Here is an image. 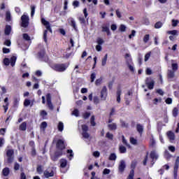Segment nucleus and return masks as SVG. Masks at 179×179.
Returning a JSON list of instances; mask_svg holds the SVG:
<instances>
[{
  "label": "nucleus",
  "instance_id": "1",
  "mask_svg": "<svg viewBox=\"0 0 179 179\" xmlns=\"http://www.w3.org/2000/svg\"><path fill=\"white\" fill-rule=\"evenodd\" d=\"M41 23L46 28V30H45L43 32V40L45 43H47V34L48 31L52 34V29L51 28V24H50V22L45 20L44 18H41Z\"/></svg>",
  "mask_w": 179,
  "mask_h": 179
},
{
  "label": "nucleus",
  "instance_id": "2",
  "mask_svg": "<svg viewBox=\"0 0 179 179\" xmlns=\"http://www.w3.org/2000/svg\"><path fill=\"white\" fill-rule=\"evenodd\" d=\"M69 64L67 63L65 64H54L52 65L51 68L53 71L56 72H65L68 69Z\"/></svg>",
  "mask_w": 179,
  "mask_h": 179
},
{
  "label": "nucleus",
  "instance_id": "3",
  "mask_svg": "<svg viewBox=\"0 0 179 179\" xmlns=\"http://www.w3.org/2000/svg\"><path fill=\"white\" fill-rule=\"evenodd\" d=\"M7 163L12 164L15 160V151L12 149H9L6 151Z\"/></svg>",
  "mask_w": 179,
  "mask_h": 179
},
{
  "label": "nucleus",
  "instance_id": "4",
  "mask_svg": "<svg viewBox=\"0 0 179 179\" xmlns=\"http://www.w3.org/2000/svg\"><path fill=\"white\" fill-rule=\"evenodd\" d=\"M124 58L126 59V64L131 72H134L135 69H134V66L131 65L132 64V58H131V55L129 53H126L124 55Z\"/></svg>",
  "mask_w": 179,
  "mask_h": 179
},
{
  "label": "nucleus",
  "instance_id": "5",
  "mask_svg": "<svg viewBox=\"0 0 179 179\" xmlns=\"http://www.w3.org/2000/svg\"><path fill=\"white\" fill-rule=\"evenodd\" d=\"M56 148L57 150H65L66 148V143L62 139H58L56 143Z\"/></svg>",
  "mask_w": 179,
  "mask_h": 179
},
{
  "label": "nucleus",
  "instance_id": "6",
  "mask_svg": "<svg viewBox=\"0 0 179 179\" xmlns=\"http://www.w3.org/2000/svg\"><path fill=\"white\" fill-rule=\"evenodd\" d=\"M62 155H64L62 150H57L55 151L54 155L51 156L52 162H57Z\"/></svg>",
  "mask_w": 179,
  "mask_h": 179
},
{
  "label": "nucleus",
  "instance_id": "7",
  "mask_svg": "<svg viewBox=\"0 0 179 179\" xmlns=\"http://www.w3.org/2000/svg\"><path fill=\"white\" fill-rule=\"evenodd\" d=\"M21 26L22 27H27L29 26V20H30V19L29 18V16L26 15H23L21 17Z\"/></svg>",
  "mask_w": 179,
  "mask_h": 179
},
{
  "label": "nucleus",
  "instance_id": "8",
  "mask_svg": "<svg viewBox=\"0 0 179 179\" xmlns=\"http://www.w3.org/2000/svg\"><path fill=\"white\" fill-rule=\"evenodd\" d=\"M179 168V157H176L174 166H173V176L175 178H177Z\"/></svg>",
  "mask_w": 179,
  "mask_h": 179
},
{
  "label": "nucleus",
  "instance_id": "9",
  "mask_svg": "<svg viewBox=\"0 0 179 179\" xmlns=\"http://www.w3.org/2000/svg\"><path fill=\"white\" fill-rule=\"evenodd\" d=\"M107 96H108V92H107V87L106 86H103L102 90H101V100H102V101H106V100H107Z\"/></svg>",
  "mask_w": 179,
  "mask_h": 179
},
{
  "label": "nucleus",
  "instance_id": "10",
  "mask_svg": "<svg viewBox=\"0 0 179 179\" xmlns=\"http://www.w3.org/2000/svg\"><path fill=\"white\" fill-rule=\"evenodd\" d=\"M82 130H83V138H85V139H88V138L90 137V134H89V133H87V131H89V127H87V125H86V124H83Z\"/></svg>",
  "mask_w": 179,
  "mask_h": 179
},
{
  "label": "nucleus",
  "instance_id": "11",
  "mask_svg": "<svg viewBox=\"0 0 179 179\" xmlns=\"http://www.w3.org/2000/svg\"><path fill=\"white\" fill-rule=\"evenodd\" d=\"M145 85L148 86L149 90H152L153 87H155V80H153L152 78H147Z\"/></svg>",
  "mask_w": 179,
  "mask_h": 179
},
{
  "label": "nucleus",
  "instance_id": "12",
  "mask_svg": "<svg viewBox=\"0 0 179 179\" xmlns=\"http://www.w3.org/2000/svg\"><path fill=\"white\" fill-rule=\"evenodd\" d=\"M46 100H47V106L49 110H54V106L52 105V102L51 101V94L48 93L46 94Z\"/></svg>",
  "mask_w": 179,
  "mask_h": 179
},
{
  "label": "nucleus",
  "instance_id": "13",
  "mask_svg": "<svg viewBox=\"0 0 179 179\" xmlns=\"http://www.w3.org/2000/svg\"><path fill=\"white\" fill-rule=\"evenodd\" d=\"M126 167L127 165L125 164V162L124 160L120 161V163L118 166L119 173H120V174H122V173L125 171Z\"/></svg>",
  "mask_w": 179,
  "mask_h": 179
},
{
  "label": "nucleus",
  "instance_id": "14",
  "mask_svg": "<svg viewBox=\"0 0 179 179\" xmlns=\"http://www.w3.org/2000/svg\"><path fill=\"white\" fill-rule=\"evenodd\" d=\"M5 105H3V108H4V113H6L8 109L9 108V99L6 97L3 100Z\"/></svg>",
  "mask_w": 179,
  "mask_h": 179
},
{
  "label": "nucleus",
  "instance_id": "15",
  "mask_svg": "<svg viewBox=\"0 0 179 179\" xmlns=\"http://www.w3.org/2000/svg\"><path fill=\"white\" fill-rule=\"evenodd\" d=\"M44 176L45 177V178H50V177H54V171H51L50 172L45 170L43 172Z\"/></svg>",
  "mask_w": 179,
  "mask_h": 179
},
{
  "label": "nucleus",
  "instance_id": "16",
  "mask_svg": "<svg viewBox=\"0 0 179 179\" xmlns=\"http://www.w3.org/2000/svg\"><path fill=\"white\" fill-rule=\"evenodd\" d=\"M167 136L171 142V141H175L176 139V134H174V133L171 131L167 132Z\"/></svg>",
  "mask_w": 179,
  "mask_h": 179
},
{
  "label": "nucleus",
  "instance_id": "17",
  "mask_svg": "<svg viewBox=\"0 0 179 179\" xmlns=\"http://www.w3.org/2000/svg\"><path fill=\"white\" fill-rule=\"evenodd\" d=\"M10 31H12V27L10 25H6L4 33L6 36H9L10 34Z\"/></svg>",
  "mask_w": 179,
  "mask_h": 179
},
{
  "label": "nucleus",
  "instance_id": "18",
  "mask_svg": "<svg viewBox=\"0 0 179 179\" xmlns=\"http://www.w3.org/2000/svg\"><path fill=\"white\" fill-rule=\"evenodd\" d=\"M121 93H122L121 88H118L116 92L117 103H121Z\"/></svg>",
  "mask_w": 179,
  "mask_h": 179
},
{
  "label": "nucleus",
  "instance_id": "19",
  "mask_svg": "<svg viewBox=\"0 0 179 179\" xmlns=\"http://www.w3.org/2000/svg\"><path fill=\"white\" fill-rule=\"evenodd\" d=\"M103 33H106L107 36H111V31H110V28L107 26L102 27Z\"/></svg>",
  "mask_w": 179,
  "mask_h": 179
},
{
  "label": "nucleus",
  "instance_id": "20",
  "mask_svg": "<svg viewBox=\"0 0 179 179\" xmlns=\"http://www.w3.org/2000/svg\"><path fill=\"white\" fill-rule=\"evenodd\" d=\"M175 72L176 71H173V70H168V73H167L168 79H173L174 76H176Z\"/></svg>",
  "mask_w": 179,
  "mask_h": 179
},
{
  "label": "nucleus",
  "instance_id": "21",
  "mask_svg": "<svg viewBox=\"0 0 179 179\" xmlns=\"http://www.w3.org/2000/svg\"><path fill=\"white\" fill-rule=\"evenodd\" d=\"M70 23V26H71V27L74 29L75 31H78V27H76V22H75V20H73V18H71Z\"/></svg>",
  "mask_w": 179,
  "mask_h": 179
},
{
  "label": "nucleus",
  "instance_id": "22",
  "mask_svg": "<svg viewBox=\"0 0 179 179\" xmlns=\"http://www.w3.org/2000/svg\"><path fill=\"white\" fill-rule=\"evenodd\" d=\"M20 131H26L27 129V122H22L19 127Z\"/></svg>",
  "mask_w": 179,
  "mask_h": 179
},
{
  "label": "nucleus",
  "instance_id": "23",
  "mask_svg": "<svg viewBox=\"0 0 179 179\" xmlns=\"http://www.w3.org/2000/svg\"><path fill=\"white\" fill-rule=\"evenodd\" d=\"M66 164H68V161L66 159H60V167H62V169H65V167H66Z\"/></svg>",
  "mask_w": 179,
  "mask_h": 179
},
{
  "label": "nucleus",
  "instance_id": "24",
  "mask_svg": "<svg viewBox=\"0 0 179 179\" xmlns=\"http://www.w3.org/2000/svg\"><path fill=\"white\" fill-rule=\"evenodd\" d=\"M9 173H10V170L8 167H6L2 170V174L4 177H8V176H9Z\"/></svg>",
  "mask_w": 179,
  "mask_h": 179
},
{
  "label": "nucleus",
  "instance_id": "25",
  "mask_svg": "<svg viewBox=\"0 0 179 179\" xmlns=\"http://www.w3.org/2000/svg\"><path fill=\"white\" fill-rule=\"evenodd\" d=\"M137 165H138V161H136V159L133 160L131 163V171L135 172V169H136Z\"/></svg>",
  "mask_w": 179,
  "mask_h": 179
},
{
  "label": "nucleus",
  "instance_id": "26",
  "mask_svg": "<svg viewBox=\"0 0 179 179\" xmlns=\"http://www.w3.org/2000/svg\"><path fill=\"white\" fill-rule=\"evenodd\" d=\"M17 59V57L16 56H13L10 57V64L12 66H15Z\"/></svg>",
  "mask_w": 179,
  "mask_h": 179
},
{
  "label": "nucleus",
  "instance_id": "27",
  "mask_svg": "<svg viewBox=\"0 0 179 179\" xmlns=\"http://www.w3.org/2000/svg\"><path fill=\"white\" fill-rule=\"evenodd\" d=\"M108 128L110 129V131H115L117 129V124L116 123H112L108 124Z\"/></svg>",
  "mask_w": 179,
  "mask_h": 179
},
{
  "label": "nucleus",
  "instance_id": "28",
  "mask_svg": "<svg viewBox=\"0 0 179 179\" xmlns=\"http://www.w3.org/2000/svg\"><path fill=\"white\" fill-rule=\"evenodd\" d=\"M136 129L140 135H142V134H143V126H142L141 124H138L136 125Z\"/></svg>",
  "mask_w": 179,
  "mask_h": 179
},
{
  "label": "nucleus",
  "instance_id": "29",
  "mask_svg": "<svg viewBox=\"0 0 179 179\" xmlns=\"http://www.w3.org/2000/svg\"><path fill=\"white\" fill-rule=\"evenodd\" d=\"M150 157L152 160H157V159H159V156L156 155V152L155 151H152L150 152Z\"/></svg>",
  "mask_w": 179,
  "mask_h": 179
},
{
  "label": "nucleus",
  "instance_id": "30",
  "mask_svg": "<svg viewBox=\"0 0 179 179\" xmlns=\"http://www.w3.org/2000/svg\"><path fill=\"white\" fill-rule=\"evenodd\" d=\"M20 101V98H14L13 107L14 108H18Z\"/></svg>",
  "mask_w": 179,
  "mask_h": 179
},
{
  "label": "nucleus",
  "instance_id": "31",
  "mask_svg": "<svg viewBox=\"0 0 179 179\" xmlns=\"http://www.w3.org/2000/svg\"><path fill=\"white\" fill-rule=\"evenodd\" d=\"M12 20V16L10 11L6 12V22H10Z\"/></svg>",
  "mask_w": 179,
  "mask_h": 179
},
{
  "label": "nucleus",
  "instance_id": "32",
  "mask_svg": "<svg viewBox=\"0 0 179 179\" xmlns=\"http://www.w3.org/2000/svg\"><path fill=\"white\" fill-rule=\"evenodd\" d=\"M122 141L123 145H125V146H127V148H129V149H131V145H129V144L128 143V141H127V139H125V136H122Z\"/></svg>",
  "mask_w": 179,
  "mask_h": 179
},
{
  "label": "nucleus",
  "instance_id": "33",
  "mask_svg": "<svg viewBox=\"0 0 179 179\" xmlns=\"http://www.w3.org/2000/svg\"><path fill=\"white\" fill-rule=\"evenodd\" d=\"M40 115L42 117L43 120H47L48 113L45 110L41 111Z\"/></svg>",
  "mask_w": 179,
  "mask_h": 179
},
{
  "label": "nucleus",
  "instance_id": "34",
  "mask_svg": "<svg viewBox=\"0 0 179 179\" xmlns=\"http://www.w3.org/2000/svg\"><path fill=\"white\" fill-rule=\"evenodd\" d=\"M108 57V55L106 54L105 55L104 57L102 59V61H101V65L102 66H106V64H107V58Z\"/></svg>",
  "mask_w": 179,
  "mask_h": 179
},
{
  "label": "nucleus",
  "instance_id": "35",
  "mask_svg": "<svg viewBox=\"0 0 179 179\" xmlns=\"http://www.w3.org/2000/svg\"><path fill=\"white\" fill-rule=\"evenodd\" d=\"M119 152L120 153H127V148H125L124 145H120Z\"/></svg>",
  "mask_w": 179,
  "mask_h": 179
},
{
  "label": "nucleus",
  "instance_id": "36",
  "mask_svg": "<svg viewBox=\"0 0 179 179\" xmlns=\"http://www.w3.org/2000/svg\"><path fill=\"white\" fill-rule=\"evenodd\" d=\"M171 66H172V71H173V72H177V71H178V64L173 63L171 64Z\"/></svg>",
  "mask_w": 179,
  "mask_h": 179
},
{
  "label": "nucleus",
  "instance_id": "37",
  "mask_svg": "<svg viewBox=\"0 0 179 179\" xmlns=\"http://www.w3.org/2000/svg\"><path fill=\"white\" fill-rule=\"evenodd\" d=\"M22 37L25 41H30L31 43V39L30 38V36L27 34H23Z\"/></svg>",
  "mask_w": 179,
  "mask_h": 179
},
{
  "label": "nucleus",
  "instance_id": "38",
  "mask_svg": "<svg viewBox=\"0 0 179 179\" xmlns=\"http://www.w3.org/2000/svg\"><path fill=\"white\" fill-rule=\"evenodd\" d=\"M57 128L60 132H62L64 131V123L62 122H59L57 125Z\"/></svg>",
  "mask_w": 179,
  "mask_h": 179
},
{
  "label": "nucleus",
  "instance_id": "39",
  "mask_svg": "<svg viewBox=\"0 0 179 179\" xmlns=\"http://www.w3.org/2000/svg\"><path fill=\"white\" fill-rule=\"evenodd\" d=\"M119 31H121V33H124V31H127V27L124 24H120L119 27Z\"/></svg>",
  "mask_w": 179,
  "mask_h": 179
},
{
  "label": "nucleus",
  "instance_id": "40",
  "mask_svg": "<svg viewBox=\"0 0 179 179\" xmlns=\"http://www.w3.org/2000/svg\"><path fill=\"white\" fill-rule=\"evenodd\" d=\"M3 64L6 66H9V64H10V61L9 60V58L8 57H5L3 60Z\"/></svg>",
  "mask_w": 179,
  "mask_h": 179
},
{
  "label": "nucleus",
  "instance_id": "41",
  "mask_svg": "<svg viewBox=\"0 0 179 179\" xmlns=\"http://www.w3.org/2000/svg\"><path fill=\"white\" fill-rule=\"evenodd\" d=\"M168 34H171L172 36H178V31L173 29L172 31H168Z\"/></svg>",
  "mask_w": 179,
  "mask_h": 179
},
{
  "label": "nucleus",
  "instance_id": "42",
  "mask_svg": "<svg viewBox=\"0 0 179 179\" xmlns=\"http://www.w3.org/2000/svg\"><path fill=\"white\" fill-rule=\"evenodd\" d=\"M163 27V22L159 21L155 23V29H161V27Z\"/></svg>",
  "mask_w": 179,
  "mask_h": 179
},
{
  "label": "nucleus",
  "instance_id": "43",
  "mask_svg": "<svg viewBox=\"0 0 179 179\" xmlns=\"http://www.w3.org/2000/svg\"><path fill=\"white\" fill-rule=\"evenodd\" d=\"M109 160L115 161L117 160V155L115 153H111L108 158Z\"/></svg>",
  "mask_w": 179,
  "mask_h": 179
},
{
  "label": "nucleus",
  "instance_id": "44",
  "mask_svg": "<svg viewBox=\"0 0 179 179\" xmlns=\"http://www.w3.org/2000/svg\"><path fill=\"white\" fill-rule=\"evenodd\" d=\"M148 159H149V152H147V154L143 161V166H146L148 164Z\"/></svg>",
  "mask_w": 179,
  "mask_h": 179
},
{
  "label": "nucleus",
  "instance_id": "45",
  "mask_svg": "<svg viewBox=\"0 0 179 179\" xmlns=\"http://www.w3.org/2000/svg\"><path fill=\"white\" fill-rule=\"evenodd\" d=\"M36 171L38 174H43V166L38 165L36 168Z\"/></svg>",
  "mask_w": 179,
  "mask_h": 179
},
{
  "label": "nucleus",
  "instance_id": "46",
  "mask_svg": "<svg viewBox=\"0 0 179 179\" xmlns=\"http://www.w3.org/2000/svg\"><path fill=\"white\" fill-rule=\"evenodd\" d=\"M150 39V35L149 34H145L143 37V43H146Z\"/></svg>",
  "mask_w": 179,
  "mask_h": 179
},
{
  "label": "nucleus",
  "instance_id": "47",
  "mask_svg": "<svg viewBox=\"0 0 179 179\" xmlns=\"http://www.w3.org/2000/svg\"><path fill=\"white\" fill-rule=\"evenodd\" d=\"M103 82V78L101 77L100 78H98L95 81L96 86H100Z\"/></svg>",
  "mask_w": 179,
  "mask_h": 179
},
{
  "label": "nucleus",
  "instance_id": "48",
  "mask_svg": "<svg viewBox=\"0 0 179 179\" xmlns=\"http://www.w3.org/2000/svg\"><path fill=\"white\" fill-rule=\"evenodd\" d=\"M134 177H135V172L134 171H130L127 179H134Z\"/></svg>",
  "mask_w": 179,
  "mask_h": 179
},
{
  "label": "nucleus",
  "instance_id": "49",
  "mask_svg": "<svg viewBox=\"0 0 179 179\" xmlns=\"http://www.w3.org/2000/svg\"><path fill=\"white\" fill-rule=\"evenodd\" d=\"M78 20L80 24H86V19H85V17H80Z\"/></svg>",
  "mask_w": 179,
  "mask_h": 179
},
{
  "label": "nucleus",
  "instance_id": "50",
  "mask_svg": "<svg viewBox=\"0 0 179 179\" xmlns=\"http://www.w3.org/2000/svg\"><path fill=\"white\" fill-rule=\"evenodd\" d=\"M130 143H131V145H137L138 140L135 139L134 137H130Z\"/></svg>",
  "mask_w": 179,
  "mask_h": 179
},
{
  "label": "nucleus",
  "instance_id": "51",
  "mask_svg": "<svg viewBox=\"0 0 179 179\" xmlns=\"http://www.w3.org/2000/svg\"><path fill=\"white\" fill-rule=\"evenodd\" d=\"M95 117L94 115H92L90 118V124L92 127H96V122H94Z\"/></svg>",
  "mask_w": 179,
  "mask_h": 179
},
{
  "label": "nucleus",
  "instance_id": "52",
  "mask_svg": "<svg viewBox=\"0 0 179 179\" xmlns=\"http://www.w3.org/2000/svg\"><path fill=\"white\" fill-rule=\"evenodd\" d=\"M36 13V6H31V17H33L34 16V13Z\"/></svg>",
  "mask_w": 179,
  "mask_h": 179
},
{
  "label": "nucleus",
  "instance_id": "53",
  "mask_svg": "<svg viewBox=\"0 0 179 179\" xmlns=\"http://www.w3.org/2000/svg\"><path fill=\"white\" fill-rule=\"evenodd\" d=\"M106 136V138H108V139H110V141H113V139H114V135H113V134H110V132H107Z\"/></svg>",
  "mask_w": 179,
  "mask_h": 179
},
{
  "label": "nucleus",
  "instance_id": "54",
  "mask_svg": "<svg viewBox=\"0 0 179 179\" xmlns=\"http://www.w3.org/2000/svg\"><path fill=\"white\" fill-rule=\"evenodd\" d=\"M178 115V108H174L173 110V116L177 117Z\"/></svg>",
  "mask_w": 179,
  "mask_h": 179
},
{
  "label": "nucleus",
  "instance_id": "55",
  "mask_svg": "<svg viewBox=\"0 0 179 179\" xmlns=\"http://www.w3.org/2000/svg\"><path fill=\"white\" fill-rule=\"evenodd\" d=\"M96 43L98 45H102L104 43V41L101 38H98L96 39Z\"/></svg>",
  "mask_w": 179,
  "mask_h": 179
},
{
  "label": "nucleus",
  "instance_id": "56",
  "mask_svg": "<svg viewBox=\"0 0 179 179\" xmlns=\"http://www.w3.org/2000/svg\"><path fill=\"white\" fill-rule=\"evenodd\" d=\"M151 54H152V52H148L145 55L144 61H145V62H147V61L149 60V58H150Z\"/></svg>",
  "mask_w": 179,
  "mask_h": 179
},
{
  "label": "nucleus",
  "instance_id": "57",
  "mask_svg": "<svg viewBox=\"0 0 179 179\" xmlns=\"http://www.w3.org/2000/svg\"><path fill=\"white\" fill-rule=\"evenodd\" d=\"M4 45H7V47H10L12 42H10V40L9 39H6L4 43H3Z\"/></svg>",
  "mask_w": 179,
  "mask_h": 179
},
{
  "label": "nucleus",
  "instance_id": "58",
  "mask_svg": "<svg viewBox=\"0 0 179 179\" xmlns=\"http://www.w3.org/2000/svg\"><path fill=\"white\" fill-rule=\"evenodd\" d=\"M31 101L29 99H26L24 101V107H29V105L30 104Z\"/></svg>",
  "mask_w": 179,
  "mask_h": 179
},
{
  "label": "nucleus",
  "instance_id": "59",
  "mask_svg": "<svg viewBox=\"0 0 179 179\" xmlns=\"http://www.w3.org/2000/svg\"><path fill=\"white\" fill-rule=\"evenodd\" d=\"M19 169H20V164H19V163H17V162H15L14 164V170L15 171H17V170H19Z\"/></svg>",
  "mask_w": 179,
  "mask_h": 179
},
{
  "label": "nucleus",
  "instance_id": "60",
  "mask_svg": "<svg viewBox=\"0 0 179 179\" xmlns=\"http://www.w3.org/2000/svg\"><path fill=\"white\" fill-rule=\"evenodd\" d=\"M179 21L178 20H172V26L173 27H177V24H178Z\"/></svg>",
  "mask_w": 179,
  "mask_h": 179
},
{
  "label": "nucleus",
  "instance_id": "61",
  "mask_svg": "<svg viewBox=\"0 0 179 179\" xmlns=\"http://www.w3.org/2000/svg\"><path fill=\"white\" fill-rule=\"evenodd\" d=\"M72 114L73 115H75V117H79V110L74 109Z\"/></svg>",
  "mask_w": 179,
  "mask_h": 179
},
{
  "label": "nucleus",
  "instance_id": "62",
  "mask_svg": "<svg viewBox=\"0 0 179 179\" xmlns=\"http://www.w3.org/2000/svg\"><path fill=\"white\" fill-rule=\"evenodd\" d=\"M153 101V104H157L158 103H160L162 101V98H155L154 99Z\"/></svg>",
  "mask_w": 179,
  "mask_h": 179
},
{
  "label": "nucleus",
  "instance_id": "63",
  "mask_svg": "<svg viewBox=\"0 0 179 179\" xmlns=\"http://www.w3.org/2000/svg\"><path fill=\"white\" fill-rule=\"evenodd\" d=\"M41 128H42L43 129H45V128H47V122H43L41 124Z\"/></svg>",
  "mask_w": 179,
  "mask_h": 179
},
{
  "label": "nucleus",
  "instance_id": "64",
  "mask_svg": "<svg viewBox=\"0 0 179 179\" xmlns=\"http://www.w3.org/2000/svg\"><path fill=\"white\" fill-rule=\"evenodd\" d=\"M20 179H27L26 174L24 173V172H22L20 173Z\"/></svg>",
  "mask_w": 179,
  "mask_h": 179
}]
</instances>
